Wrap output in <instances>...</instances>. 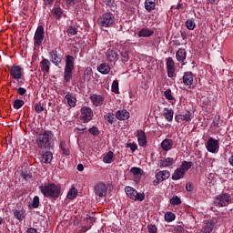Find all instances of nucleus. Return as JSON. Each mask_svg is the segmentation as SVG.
I'll return each instance as SVG.
<instances>
[{"label": "nucleus", "instance_id": "19", "mask_svg": "<svg viewBox=\"0 0 233 233\" xmlns=\"http://www.w3.org/2000/svg\"><path fill=\"white\" fill-rule=\"evenodd\" d=\"M116 119L119 121H127L130 117V113L127 109L118 110L116 114Z\"/></svg>", "mask_w": 233, "mask_h": 233}, {"label": "nucleus", "instance_id": "6", "mask_svg": "<svg viewBox=\"0 0 233 233\" xmlns=\"http://www.w3.org/2000/svg\"><path fill=\"white\" fill-rule=\"evenodd\" d=\"M44 40H45V27H43V25H39L36 28V31L34 36L35 46H41V45H43Z\"/></svg>", "mask_w": 233, "mask_h": 233}, {"label": "nucleus", "instance_id": "42", "mask_svg": "<svg viewBox=\"0 0 233 233\" xmlns=\"http://www.w3.org/2000/svg\"><path fill=\"white\" fill-rule=\"evenodd\" d=\"M186 26L187 30H194V28H196V22H194V20L188 19L186 21Z\"/></svg>", "mask_w": 233, "mask_h": 233}, {"label": "nucleus", "instance_id": "40", "mask_svg": "<svg viewBox=\"0 0 233 233\" xmlns=\"http://www.w3.org/2000/svg\"><path fill=\"white\" fill-rule=\"evenodd\" d=\"M111 88L114 94H119V82L117 80H114Z\"/></svg>", "mask_w": 233, "mask_h": 233}, {"label": "nucleus", "instance_id": "46", "mask_svg": "<svg viewBox=\"0 0 233 233\" xmlns=\"http://www.w3.org/2000/svg\"><path fill=\"white\" fill-rule=\"evenodd\" d=\"M164 96L167 101H175L174 96H172V90L167 89L164 92Z\"/></svg>", "mask_w": 233, "mask_h": 233}, {"label": "nucleus", "instance_id": "27", "mask_svg": "<svg viewBox=\"0 0 233 233\" xmlns=\"http://www.w3.org/2000/svg\"><path fill=\"white\" fill-rule=\"evenodd\" d=\"M98 72H100V74H104V76H106V74H110V66H108V64L104 63L101 64L98 67H97Z\"/></svg>", "mask_w": 233, "mask_h": 233}, {"label": "nucleus", "instance_id": "13", "mask_svg": "<svg viewBox=\"0 0 233 233\" xmlns=\"http://www.w3.org/2000/svg\"><path fill=\"white\" fill-rule=\"evenodd\" d=\"M192 119H194V115L190 112H187L185 115H176L175 116V121H177V123H183V121L190 123Z\"/></svg>", "mask_w": 233, "mask_h": 233}, {"label": "nucleus", "instance_id": "16", "mask_svg": "<svg viewBox=\"0 0 233 233\" xmlns=\"http://www.w3.org/2000/svg\"><path fill=\"white\" fill-rule=\"evenodd\" d=\"M106 57L110 63H116L119 59V55L115 50L108 49L106 53Z\"/></svg>", "mask_w": 233, "mask_h": 233}, {"label": "nucleus", "instance_id": "12", "mask_svg": "<svg viewBox=\"0 0 233 233\" xmlns=\"http://www.w3.org/2000/svg\"><path fill=\"white\" fill-rule=\"evenodd\" d=\"M94 190H95L96 196H97L98 198H105V196H106V192H107L106 185L103 183L96 184L95 186Z\"/></svg>", "mask_w": 233, "mask_h": 233}, {"label": "nucleus", "instance_id": "18", "mask_svg": "<svg viewBox=\"0 0 233 233\" xmlns=\"http://www.w3.org/2000/svg\"><path fill=\"white\" fill-rule=\"evenodd\" d=\"M183 83L186 86H192V83H194V75L192 72H186L183 76Z\"/></svg>", "mask_w": 233, "mask_h": 233}, {"label": "nucleus", "instance_id": "58", "mask_svg": "<svg viewBox=\"0 0 233 233\" xmlns=\"http://www.w3.org/2000/svg\"><path fill=\"white\" fill-rule=\"evenodd\" d=\"M172 8H175L176 10H181V8H183V4L179 3L177 5H173Z\"/></svg>", "mask_w": 233, "mask_h": 233}, {"label": "nucleus", "instance_id": "20", "mask_svg": "<svg viewBox=\"0 0 233 233\" xmlns=\"http://www.w3.org/2000/svg\"><path fill=\"white\" fill-rule=\"evenodd\" d=\"M52 64L50 63V60L44 58L41 62H40V68L43 72V74H49L50 72V66Z\"/></svg>", "mask_w": 233, "mask_h": 233}, {"label": "nucleus", "instance_id": "8", "mask_svg": "<svg viewBox=\"0 0 233 233\" xmlns=\"http://www.w3.org/2000/svg\"><path fill=\"white\" fill-rule=\"evenodd\" d=\"M206 148L211 154H216L219 150V142L213 137H209L206 144Z\"/></svg>", "mask_w": 233, "mask_h": 233}, {"label": "nucleus", "instance_id": "14", "mask_svg": "<svg viewBox=\"0 0 233 233\" xmlns=\"http://www.w3.org/2000/svg\"><path fill=\"white\" fill-rule=\"evenodd\" d=\"M90 99L95 106H101L105 103V96L94 94L90 96Z\"/></svg>", "mask_w": 233, "mask_h": 233}, {"label": "nucleus", "instance_id": "35", "mask_svg": "<svg viewBox=\"0 0 233 233\" xmlns=\"http://www.w3.org/2000/svg\"><path fill=\"white\" fill-rule=\"evenodd\" d=\"M104 163H112L114 161V152L109 151L107 154L104 155Z\"/></svg>", "mask_w": 233, "mask_h": 233}, {"label": "nucleus", "instance_id": "63", "mask_svg": "<svg viewBox=\"0 0 233 233\" xmlns=\"http://www.w3.org/2000/svg\"><path fill=\"white\" fill-rule=\"evenodd\" d=\"M45 5H52L54 3V0H44Z\"/></svg>", "mask_w": 233, "mask_h": 233}, {"label": "nucleus", "instance_id": "50", "mask_svg": "<svg viewBox=\"0 0 233 233\" xmlns=\"http://www.w3.org/2000/svg\"><path fill=\"white\" fill-rule=\"evenodd\" d=\"M14 216L19 221H21L23 219V218H25L23 211H19V210H15Z\"/></svg>", "mask_w": 233, "mask_h": 233}, {"label": "nucleus", "instance_id": "3", "mask_svg": "<svg viewBox=\"0 0 233 233\" xmlns=\"http://www.w3.org/2000/svg\"><path fill=\"white\" fill-rule=\"evenodd\" d=\"M97 23L103 28H110V26H114L116 17L111 13H105L98 18Z\"/></svg>", "mask_w": 233, "mask_h": 233}, {"label": "nucleus", "instance_id": "34", "mask_svg": "<svg viewBox=\"0 0 233 233\" xmlns=\"http://www.w3.org/2000/svg\"><path fill=\"white\" fill-rule=\"evenodd\" d=\"M59 147L64 156H70V149H68V146H66V141H61Z\"/></svg>", "mask_w": 233, "mask_h": 233}, {"label": "nucleus", "instance_id": "9", "mask_svg": "<svg viewBox=\"0 0 233 233\" xmlns=\"http://www.w3.org/2000/svg\"><path fill=\"white\" fill-rule=\"evenodd\" d=\"M168 177H170V171H168V170L159 171L158 173L156 174L157 180H154L153 185L155 187H157V185H159V183H161L162 181H167V179H168Z\"/></svg>", "mask_w": 233, "mask_h": 233}, {"label": "nucleus", "instance_id": "10", "mask_svg": "<svg viewBox=\"0 0 233 233\" xmlns=\"http://www.w3.org/2000/svg\"><path fill=\"white\" fill-rule=\"evenodd\" d=\"M216 222L212 219L204 220L202 228L198 231V233H211L214 230Z\"/></svg>", "mask_w": 233, "mask_h": 233}, {"label": "nucleus", "instance_id": "45", "mask_svg": "<svg viewBox=\"0 0 233 233\" xmlns=\"http://www.w3.org/2000/svg\"><path fill=\"white\" fill-rule=\"evenodd\" d=\"M183 230H185V228H183L182 226H173L170 228V231L173 233H183Z\"/></svg>", "mask_w": 233, "mask_h": 233}, {"label": "nucleus", "instance_id": "5", "mask_svg": "<svg viewBox=\"0 0 233 233\" xmlns=\"http://www.w3.org/2000/svg\"><path fill=\"white\" fill-rule=\"evenodd\" d=\"M230 201H232V198H230V195H228V193H222L215 198L214 205L215 207H218V208H221L223 207H228V205H230Z\"/></svg>", "mask_w": 233, "mask_h": 233}, {"label": "nucleus", "instance_id": "38", "mask_svg": "<svg viewBox=\"0 0 233 233\" xmlns=\"http://www.w3.org/2000/svg\"><path fill=\"white\" fill-rule=\"evenodd\" d=\"M77 35V27L71 25L67 28V35L69 37H72L74 35Z\"/></svg>", "mask_w": 233, "mask_h": 233}, {"label": "nucleus", "instance_id": "59", "mask_svg": "<svg viewBox=\"0 0 233 233\" xmlns=\"http://www.w3.org/2000/svg\"><path fill=\"white\" fill-rule=\"evenodd\" d=\"M22 176H23L24 179H30V177H32V176H30L29 174H27L25 172H22Z\"/></svg>", "mask_w": 233, "mask_h": 233}, {"label": "nucleus", "instance_id": "26", "mask_svg": "<svg viewBox=\"0 0 233 233\" xmlns=\"http://www.w3.org/2000/svg\"><path fill=\"white\" fill-rule=\"evenodd\" d=\"M182 177H185V173L178 167L174 171L172 179L173 181H178V179H182Z\"/></svg>", "mask_w": 233, "mask_h": 233}, {"label": "nucleus", "instance_id": "57", "mask_svg": "<svg viewBox=\"0 0 233 233\" xmlns=\"http://www.w3.org/2000/svg\"><path fill=\"white\" fill-rule=\"evenodd\" d=\"M18 94L19 96H25V94H26V89H25V87H19Z\"/></svg>", "mask_w": 233, "mask_h": 233}, {"label": "nucleus", "instance_id": "54", "mask_svg": "<svg viewBox=\"0 0 233 233\" xmlns=\"http://www.w3.org/2000/svg\"><path fill=\"white\" fill-rule=\"evenodd\" d=\"M81 0H66V5H69V6H74L77 5V3H80Z\"/></svg>", "mask_w": 233, "mask_h": 233}, {"label": "nucleus", "instance_id": "44", "mask_svg": "<svg viewBox=\"0 0 233 233\" xmlns=\"http://www.w3.org/2000/svg\"><path fill=\"white\" fill-rule=\"evenodd\" d=\"M165 219L167 221V223H170L171 221H174L176 219V215L172 212H167L165 215Z\"/></svg>", "mask_w": 233, "mask_h": 233}, {"label": "nucleus", "instance_id": "62", "mask_svg": "<svg viewBox=\"0 0 233 233\" xmlns=\"http://www.w3.org/2000/svg\"><path fill=\"white\" fill-rule=\"evenodd\" d=\"M228 163L231 167H233V155L231 157H229L228 158Z\"/></svg>", "mask_w": 233, "mask_h": 233}, {"label": "nucleus", "instance_id": "23", "mask_svg": "<svg viewBox=\"0 0 233 233\" xmlns=\"http://www.w3.org/2000/svg\"><path fill=\"white\" fill-rule=\"evenodd\" d=\"M176 163V160L172 157H167L165 159L159 160V165L162 168H166L167 167H172L173 164Z\"/></svg>", "mask_w": 233, "mask_h": 233}, {"label": "nucleus", "instance_id": "4", "mask_svg": "<svg viewBox=\"0 0 233 233\" xmlns=\"http://www.w3.org/2000/svg\"><path fill=\"white\" fill-rule=\"evenodd\" d=\"M74 61H76V58H74V56L70 55H67L66 56L64 79L65 81H66V83H70V79H72V71L74 70Z\"/></svg>", "mask_w": 233, "mask_h": 233}, {"label": "nucleus", "instance_id": "55", "mask_svg": "<svg viewBox=\"0 0 233 233\" xmlns=\"http://www.w3.org/2000/svg\"><path fill=\"white\" fill-rule=\"evenodd\" d=\"M147 228L149 233H157V228L156 225H149Z\"/></svg>", "mask_w": 233, "mask_h": 233}, {"label": "nucleus", "instance_id": "15", "mask_svg": "<svg viewBox=\"0 0 233 233\" xmlns=\"http://www.w3.org/2000/svg\"><path fill=\"white\" fill-rule=\"evenodd\" d=\"M167 70L168 77H174V73L176 72V69L174 67V59H172V57H168L167 59Z\"/></svg>", "mask_w": 233, "mask_h": 233}, {"label": "nucleus", "instance_id": "48", "mask_svg": "<svg viewBox=\"0 0 233 233\" xmlns=\"http://www.w3.org/2000/svg\"><path fill=\"white\" fill-rule=\"evenodd\" d=\"M130 172L133 176H139L141 175V172H143V169H141V167H134L130 169Z\"/></svg>", "mask_w": 233, "mask_h": 233}, {"label": "nucleus", "instance_id": "24", "mask_svg": "<svg viewBox=\"0 0 233 233\" xmlns=\"http://www.w3.org/2000/svg\"><path fill=\"white\" fill-rule=\"evenodd\" d=\"M52 159H54V155L50 151H46L42 155V163L46 165L52 163Z\"/></svg>", "mask_w": 233, "mask_h": 233}, {"label": "nucleus", "instance_id": "32", "mask_svg": "<svg viewBox=\"0 0 233 233\" xmlns=\"http://www.w3.org/2000/svg\"><path fill=\"white\" fill-rule=\"evenodd\" d=\"M179 168L184 174H187V172L192 168V162L183 161Z\"/></svg>", "mask_w": 233, "mask_h": 233}, {"label": "nucleus", "instance_id": "41", "mask_svg": "<svg viewBox=\"0 0 233 233\" xmlns=\"http://www.w3.org/2000/svg\"><path fill=\"white\" fill-rule=\"evenodd\" d=\"M105 120L109 123V125H112V123H114V119H115V115L114 113H107L106 115H105Z\"/></svg>", "mask_w": 233, "mask_h": 233}, {"label": "nucleus", "instance_id": "21", "mask_svg": "<svg viewBox=\"0 0 233 233\" xmlns=\"http://www.w3.org/2000/svg\"><path fill=\"white\" fill-rule=\"evenodd\" d=\"M137 137L138 145L140 147L147 146V135L145 134V131H143L141 129L138 130Z\"/></svg>", "mask_w": 233, "mask_h": 233}, {"label": "nucleus", "instance_id": "39", "mask_svg": "<svg viewBox=\"0 0 233 233\" xmlns=\"http://www.w3.org/2000/svg\"><path fill=\"white\" fill-rule=\"evenodd\" d=\"M164 116L167 119V121H172L174 119V111L172 109H167L166 113H164Z\"/></svg>", "mask_w": 233, "mask_h": 233}, {"label": "nucleus", "instance_id": "33", "mask_svg": "<svg viewBox=\"0 0 233 233\" xmlns=\"http://www.w3.org/2000/svg\"><path fill=\"white\" fill-rule=\"evenodd\" d=\"M65 99L67 105H69L72 108L76 106V97H74L72 95L70 94L66 95Z\"/></svg>", "mask_w": 233, "mask_h": 233}, {"label": "nucleus", "instance_id": "25", "mask_svg": "<svg viewBox=\"0 0 233 233\" xmlns=\"http://www.w3.org/2000/svg\"><path fill=\"white\" fill-rule=\"evenodd\" d=\"M125 192H126L127 196H128V198H130V199H133V201H136V193L137 191L136 189H134V187L127 186L125 187Z\"/></svg>", "mask_w": 233, "mask_h": 233}, {"label": "nucleus", "instance_id": "2", "mask_svg": "<svg viewBox=\"0 0 233 233\" xmlns=\"http://www.w3.org/2000/svg\"><path fill=\"white\" fill-rule=\"evenodd\" d=\"M40 192H42L45 198H59L61 187L54 183L45 184L40 187Z\"/></svg>", "mask_w": 233, "mask_h": 233}, {"label": "nucleus", "instance_id": "43", "mask_svg": "<svg viewBox=\"0 0 233 233\" xmlns=\"http://www.w3.org/2000/svg\"><path fill=\"white\" fill-rule=\"evenodd\" d=\"M24 105H25V101L21 99H16L15 100L13 106L15 110H19V108H21V106H23Z\"/></svg>", "mask_w": 233, "mask_h": 233}, {"label": "nucleus", "instance_id": "31", "mask_svg": "<svg viewBox=\"0 0 233 233\" xmlns=\"http://www.w3.org/2000/svg\"><path fill=\"white\" fill-rule=\"evenodd\" d=\"M53 14L56 19H61V15H63V9L57 5H55L53 8Z\"/></svg>", "mask_w": 233, "mask_h": 233}, {"label": "nucleus", "instance_id": "17", "mask_svg": "<svg viewBox=\"0 0 233 233\" xmlns=\"http://www.w3.org/2000/svg\"><path fill=\"white\" fill-rule=\"evenodd\" d=\"M172 147H174V140L170 138H165L161 142V147L164 150V152H168L169 150H172Z\"/></svg>", "mask_w": 233, "mask_h": 233}, {"label": "nucleus", "instance_id": "64", "mask_svg": "<svg viewBox=\"0 0 233 233\" xmlns=\"http://www.w3.org/2000/svg\"><path fill=\"white\" fill-rule=\"evenodd\" d=\"M229 87L233 90V80L228 81Z\"/></svg>", "mask_w": 233, "mask_h": 233}, {"label": "nucleus", "instance_id": "51", "mask_svg": "<svg viewBox=\"0 0 233 233\" xmlns=\"http://www.w3.org/2000/svg\"><path fill=\"white\" fill-rule=\"evenodd\" d=\"M32 207L33 208H37L39 207V197L37 196L34 197Z\"/></svg>", "mask_w": 233, "mask_h": 233}, {"label": "nucleus", "instance_id": "30", "mask_svg": "<svg viewBox=\"0 0 233 233\" xmlns=\"http://www.w3.org/2000/svg\"><path fill=\"white\" fill-rule=\"evenodd\" d=\"M176 57L177 61H180V63H183L187 59V52L185 49H179L177 54Z\"/></svg>", "mask_w": 233, "mask_h": 233}, {"label": "nucleus", "instance_id": "1", "mask_svg": "<svg viewBox=\"0 0 233 233\" xmlns=\"http://www.w3.org/2000/svg\"><path fill=\"white\" fill-rule=\"evenodd\" d=\"M52 139H54V133H52V131H43L38 134L36 137V145L38 148H41L42 150L52 148V147H54Z\"/></svg>", "mask_w": 233, "mask_h": 233}, {"label": "nucleus", "instance_id": "29", "mask_svg": "<svg viewBox=\"0 0 233 233\" xmlns=\"http://www.w3.org/2000/svg\"><path fill=\"white\" fill-rule=\"evenodd\" d=\"M154 34L153 30H150L148 28H142L138 32V37H150Z\"/></svg>", "mask_w": 233, "mask_h": 233}, {"label": "nucleus", "instance_id": "56", "mask_svg": "<svg viewBox=\"0 0 233 233\" xmlns=\"http://www.w3.org/2000/svg\"><path fill=\"white\" fill-rule=\"evenodd\" d=\"M186 189L187 190V192H192V190H194V185H192V183L190 182L187 183Z\"/></svg>", "mask_w": 233, "mask_h": 233}, {"label": "nucleus", "instance_id": "28", "mask_svg": "<svg viewBox=\"0 0 233 233\" xmlns=\"http://www.w3.org/2000/svg\"><path fill=\"white\" fill-rule=\"evenodd\" d=\"M145 8L147 12H152L156 9V0H146Z\"/></svg>", "mask_w": 233, "mask_h": 233}, {"label": "nucleus", "instance_id": "36", "mask_svg": "<svg viewBox=\"0 0 233 233\" xmlns=\"http://www.w3.org/2000/svg\"><path fill=\"white\" fill-rule=\"evenodd\" d=\"M120 54L123 63H127L128 59H130V56H128V50H127L126 48H123Z\"/></svg>", "mask_w": 233, "mask_h": 233}, {"label": "nucleus", "instance_id": "61", "mask_svg": "<svg viewBox=\"0 0 233 233\" xmlns=\"http://www.w3.org/2000/svg\"><path fill=\"white\" fill-rule=\"evenodd\" d=\"M27 233H37V230L34 228H28Z\"/></svg>", "mask_w": 233, "mask_h": 233}, {"label": "nucleus", "instance_id": "37", "mask_svg": "<svg viewBox=\"0 0 233 233\" xmlns=\"http://www.w3.org/2000/svg\"><path fill=\"white\" fill-rule=\"evenodd\" d=\"M77 198V190L76 187H72L67 193V199H74Z\"/></svg>", "mask_w": 233, "mask_h": 233}, {"label": "nucleus", "instance_id": "52", "mask_svg": "<svg viewBox=\"0 0 233 233\" xmlns=\"http://www.w3.org/2000/svg\"><path fill=\"white\" fill-rule=\"evenodd\" d=\"M136 196V201H143L145 199V193H137L135 194Z\"/></svg>", "mask_w": 233, "mask_h": 233}, {"label": "nucleus", "instance_id": "53", "mask_svg": "<svg viewBox=\"0 0 233 233\" xmlns=\"http://www.w3.org/2000/svg\"><path fill=\"white\" fill-rule=\"evenodd\" d=\"M88 132L91 133L92 136H97L99 134V129L96 127H93L89 128Z\"/></svg>", "mask_w": 233, "mask_h": 233}, {"label": "nucleus", "instance_id": "11", "mask_svg": "<svg viewBox=\"0 0 233 233\" xmlns=\"http://www.w3.org/2000/svg\"><path fill=\"white\" fill-rule=\"evenodd\" d=\"M10 76L13 79L19 81L23 77V68L19 66H13L10 69Z\"/></svg>", "mask_w": 233, "mask_h": 233}, {"label": "nucleus", "instance_id": "22", "mask_svg": "<svg viewBox=\"0 0 233 233\" xmlns=\"http://www.w3.org/2000/svg\"><path fill=\"white\" fill-rule=\"evenodd\" d=\"M49 56L52 63L56 65V66H59V65H61L62 58L59 56V55H57L56 50L49 52Z\"/></svg>", "mask_w": 233, "mask_h": 233}, {"label": "nucleus", "instance_id": "49", "mask_svg": "<svg viewBox=\"0 0 233 233\" xmlns=\"http://www.w3.org/2000/svg\"><path fill=\"white\" fill-rule=\"evenodd\" d=\"M35 110L36 114H41L45 110V106L41 103L35 104Z\"/></svg>", "mask_w": 233, "mask_h": 233}, {"label": "nucleus", "instance_id": "47", "mask_svg": "<svg viewBox=\"0 0 233 233\" xmlns=\"http://www.w3.org/2000/svg\"><path fill=\"white\" fill-rule=\"evenodd\" d=\"M170 205L176 206V205H181V198L177 196H174L170 199Z\"/></svg>", "mask_w": 233, "mask_h": 233}, {"label": "nucleus", "instance_id": "60", "mask_svg": "<svg viewBox=\"0 0 233 233\" xmlns=\"http://www.w3.org/2000/svg\"><path fill=\"white\" fill-rule=\"evenodd\" d=\"M85 170V167H83V164H78L77 165V171L78 172H83Z\"/></svg>", "mask_w": 233, "mask_h": 233}, {"label": "nucleus", "instance_id": "7", "mask_svg": "<svg viewBox=\"0 0 233 233\" xmlns=\"http://www.w3.org/2000/svg\"><path fill=\"white\" fill-rule=\"evenodd\" d=\"M81 115L80 119L84 123H88V121H92V117H94V111H92V108L88 106H83L80 109Z\"/></svg>", "mask_w": 233, "mask_h": 233}]
</instances>
